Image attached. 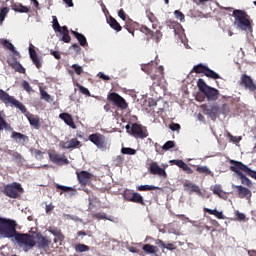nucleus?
I'll return each instance as SVG.
<instances>
[{
	"label": "nucleus",
	"mask_w": 256,
	"mask_h": 256,
	"mask_svg": "<svg viewBox=\"0 0 256 256\" xmlns=\"http://www.w3.org/2000/svg\"><path fill=\"white\" fill-rule=\"evenodd\" d=\"M169 129H171V131H179V129H181V125L172 122V123L169 125Z\"/></svg>",
	"instance_id": "nucleus-55"
},
{
	"label": "nucleus",
	"mask_w": 256,
	"mask_h": 256,
	"mask_svg": "<svg viewBox=\"0 0 256 256\" xmlns=\"http://www.w3.org/2000/svg\"><path fill=\"white\" fill-rule=\"evenodd\" d=\"M185 187H188L190 189L191 193H200L201 190L199 189V186L193 184V183H186Z\"/></svg>",
	"instance_id": "nucleus-43"
},
{
	"label": "nucleus",
	"mask_w": 256,
	"mask_h": 256,
	"mask_svg": "<svg viewBox=\"0 0 256 256\" xmlns=\"http://www.w3.org/2000/svg\"><path fill=\"white\" fill-rule=\"evenodd\" d=\"M49 155V159L52 163H54V165H69V159H67V157H65V155H61L59 153H57V151L52 150L48 153Z\"/></svg>",
	"instance_id": "nucleus-14"
},
{
	"label": "nucleus",
	"mask_w": 256,
	"mask_h": 256,
	"mask_svg": "<svg viewBox=\"0 0 256 256\" xmlns=\"http://www.w3.org/2000/svg\"><path fill=\"white\" fill-rule=\"evenodd\" d=\"M170 163L184 170L188 175H193V169H191V167H189L183 160H170Z\"/></svg>",
	"instance_id": "nucleus-21"
},
{
	"label": "nucleus",
	"mask_w": 256,
	"mask_h": 256,
	"mask_svg": "<svg viewBox=\"0 0 256 256\" xmlns=\"http://www.w3.org/2000/svg\"><path fill=\"white\" fill-rule=\"evenodd\" d=\"M204 115H208L212 121H215L217 119V116L219 115V106L214 104L209 107H205L203 110Z\"/></svg>",
	"instance_id": "nucleus-18"
},
{
	"label": "nucleus",
	"mask_w": 256,
	"mask_h": 256,
	"mask_svg": "<svg viewBox=\"0 0 256 256\" xmlns=\"http://www.w3.org/2000/svg\"><path fill=\"white\" fill-rule=\"evenodd\" d=\"M121 153H123V155H135L137 151L133 148H122Z\"/></svg>",
	"instance_id": "nucleus-45"
},
{
	"label": "nucleus",
	"mask_w": 256,
	"mask_h": 256,
	"mask_svg": "<svg viewBox=\"0 0 256 256\" xmlns=\"http://www.w3.org/2000/svg\"><path fill=\"white\" fill-rule=\"evenodd\" d=\"M36 245L38 249H47L49 245H51V240H49L47 237L43 236V234L38 233L36 235Z\"/></svg>",
	"instance_id": "nucleus-19"
},
{
	"label": "nucleus",
	"mask_w": 256,
	"mask_h": 256,
	"mask_svg": "<svg viewBox=\"0 0 256 256\" xmlns=\"http://www.w3.org/2000/svg\"><path fill=\"white\" fill-rule=\"evenodd\" d=\"M59 117L69 127H71L72 129H77V125H75V121H73V116H71V114H69V113H61L59 115Z\"/></svg>",
	"instance_id": "nucleus-24"
},
{
	"label": "nucleus",
	"mask_w": 256,
	"mask_h": 256,
	"mask_svg": "<svg viewBox=\"0 0 256 256\" xmlns=\"http://www.w3.org/2000/svg\"><path fill=\"white\" fill-rule=\"evenodd\" d=\"M40 97L41 99H44V101H47V103H51L52 101L51 95H49V93L43 89H40Z\"/></svg>",
	"instance_id": "nucleus-42"
},
{
	"label": "nucleus",
	"mask_w": 256,
	"mask_h": 256,
	"mask_svg": "<svg viewBox=\"0 0 256 256\" xmlns=\"http://www.w3.org/2000/svg\"><path fill=\"white\" fill-rule=\"evenodd\" d=\"M108 24L110 25L111 29H114V31H121V29H123V27H121V24H119V22H117V20L115 18H113V16H110L108 19Z\"/></svg>",
	"instance_id": "nucleus-32"
},
{
	"label": "nucleus",
	"mask_w": 256,
	"mask_h": 256,
	"mask_svg": "<svg viewBox=\"0 0 256 256\" xmlns=\"http://www.w3.org/2000/svg\"><path fill=\"white\" fill-rule=\"evenodd\" d=\"M164 249H167L168 251H175L177 249V246L173 243H168L165 245Z\"/></svg>",
	"instance_id": "nucleus-61"
},
{
	"label": "nucleus",
	"mask_w": 256,
	"mask_h": 256,
	"mask_svg": "<svg viewBox=\"0 0 256 256\" xmlns=\"http://www.w3.org/2000/svg\"><path fill=\"white\" fill-rule=\"evenodd\" d=\"M130 135L135 139H147L149 137V132L147 128H143L141 124L134 123L130 129Z\"/></svg>",
	"instance_id": "nucleus-11"
},
{
	"label": "nucleus",
	"mask_w": 256,
	"mask_h": 256,
	"mask_svg": "<svg viewBox=\"0 0 256 256\" xmlns=\"http://www.w3.org/2000/svg\"><path fill=\"white\" fill-rule=\"evenodd\" d=\"M174 15L176 17V19H179V21H185V14H183V12L179 11V10H175L174 11Z\"/></svg>",
	"instance_id": "nucleus-49"
},
{
	"label": "nucleus",
	"mask_w": 256,
	"mask_h": 256,
	"mask_svg": "<svg viewBox=\"0 0 256 256\" xmlns=\"http://www.w3.org/2000/svg\"><path fill=\"white\" fill-rule=\"evenodd\" d=\"M150 35L151 38L155 41V43H159V41L163 39V34L161 33V30H156L155 32L152 31Z\"/></svg>",
	"instance_id": "nucleus-40"
},
{
	"label": "nucleus",
	"mask_w": 256,
	"mask_h": 256,
	"mask_svg": "<svg viewBox=\"0 0 256 256\" xmlns=\"http://www.w3.org/2000/svg\"><path fill=\"white\" fill-rule=\"evenodd\" d=\"M11 137L15 141H18L19 139L20 141H22V143H25V141H29V137H27L25 134H21L20 132L13 131Z\"/></svg>",
	"instance_id": "nucleus-35"
},
{
	"label": "nucleus",
	"mask_w": 256,
	"mask_h": 256,
	"mask_svg": "<svg viewBox=\"0 0 256 256\" xmlns=\"http://www.w3.org/2000/svg\"><path fill=\"white\" fill-rule=\"evenodd\" d=\"M55 186H56V189H60L61 191H64L65 193H69V191H73V188L69 187V186H63L60 184H56Z\"/></svg>",
	"instance_id": "nucleus-48"
},
{
	"label": "nucleus",
	"mask_w": 256,
	"mask_h": 256,
	"mask_svg": "<svg viewBox=\"0 0 256 256\" xmlns=\"http://www.w3.org/2000/svg\"><path fill=\"white\" fill-rule=\"evenodd\" d=\"M118 17H120V19H121L122 21H125V20L127 19V15L125 14V10L120 9V10L118 11Z\"/></svg>",
	"instance_id": "nucleus-60"
},
{
	"label": "nucleus",
	"mask_w": 256,
	"mask_h": 256,
	"mask_svg": "<svg viewBox=\"0 0 256 256\" xmlns=\"http://www.w3.org/2000/svg\"><path fill=\"white\" fill-rule=\"evenodd\" d=\"M107 101H109V103H113V105L118 107V109L125 110L129 107V104L127 103L125 98H123L121 95H119L116 92L109 93L107 95Z\"/></svg>",
	"instance_id": "nucleus-9"
},
{
	"label": "nucleus",
	"mask_w": 256,
	"mask_h": 256,
	"mask_svg": "<svg viewBox=\"0 0 256 256\" xmlns=\"http://www.w3.org/2000/svg\"><path fill=\"white\" fill-rule=\"evenodd\" d=\"M9 66L12 67V69H14L15 71H17L19 69V66L21 65V63L19 61H17V59H14L13 62H8Z\"/></svg>",
	"instance_id": "nucleus-51"
},
{
	"label": "nucleus",
	"mask_w": 256,
	"mask_h": 256,
	"mask_svg": "<svg viewBox=\"0 0 256 256\" xmlns=\"http://www.w3.org/2000/svg\"><path fill=\"white\" fill-rule=\"evenodd\" d=\"M229 163L231 165L230 171L238 175L242 185H246V187H251L253 185V182H251V179H249L247 175L244 174L243 170L239 168V164H243V162L236 161V160H229Z\"/></svg>",
	"instance_id": "nucleus-7"
},
{
	"label": "nucleus",
	"mask_w": 256,
	"mask_h": 256,
	"mask_svg": "<svg viewBox=\"0 0 256 256\" xmlns=\"http://www.w3.org/2000/svg\"><path fill=\"white\" fill-rule=\"evenodd\" d=\"M95 219H109L105 213H96L93 215Z\"/></svg>",
	"instance_id": "nucleus-62"
},
{
	"label": "nucleus",
	"mask_w": 256,
	"mask_h": 256,
	"mask_svg": "<svg viewBox=\"0 0 256 256\" xmlns=\"http://www.w3.org/2000/svg\"><path fill=\"white\" fill-rule=\"evenodd\" d=\"M49 233H51L52 235H54V243H57V241H60V243H63V241H65V235H63V232H61V229L57 228V227H50L48 229Z\"/></svg>",
	"instance_id": "nucleus-22"
},
{
	"label": "nucleus",
	"mask_w": 256,
	"mask_h": 256,
	"mask_svg": "<svg viewBox=\"0 0 256 256\" xmlns=\"http://www.w3.org/2000/svg\"><path fill=\"white\" fill-rule=\"evenodd\" d=\"M123 197L125 201H129L131 203V197H133V192L126 191L124 192Z\"/></svg>",
	"instance_id": "nucleus-56"
},
{
	"label": "nucleus",
	"mask_w": 256,
	"mask_h": 256,
	"mask_svg": "<svg viewBox=\"0 0 256 256\" xmlns=\"http://www.w3.org/2000/svg\"><path fill=\"white\" fill-rule=\"evenodd\" d=\"M62 147L63 149H77V147H81V141L77 138H72L65 142Z\"/></svg>",
	"instance_id": "nucleus-26"
},
{
	"label": "nucleus",
	"mask_w": 256,
	"mask_h": 256,
	"mask_svg": "<svg viewBox=\"0 0 256 256\" xmlns=\"http://www.w3.org/2000/svg\"><path fill=\"white\" fill-rule=\"evenodd\" d=\"M142 71L144 73H147L149 75L150 79L154 81V84L156 83L159 85L161 83L162 79H165V69L163 66H159L157 62H150L148 64H143L141 66Z\"/></svg>",
	"instance_id": "nucleus-1"
},
{
	"label": "nucleus",
	"mask_w": 256,
	"mask_h": 256,
	"mask_svg": "<svg viewBox=\"0 0 256 256\" xmlns=\"http://www.w3.org/2000/svg\"><path fill=\"white\" fill-rule=\"evenodd\" d=\"M142 249H143V251H145V253H148L150 255H153L154 253H157V251H158L157 246H154L151 244H144Z\"/></svg>",
	"instance_id": "nucleus-37"
},
{
	"label": "nucleus",
	"mask_w": 256,
	"mask_h": 256,
	"mask_svg": "<svg viewBox=\"0 0 256 256\" xmlns=\"http://www.w3.org/2000/svg\"><path fill=\"white\" fill-rule=\"evenodd\" d=\"M0 43L5 49H8L9 51H11L13 55H15V57H21V54L19 53V51L15 49V46L9 40L2 39L0 40Z\"/></svg>",
	"instance_id": "nucleus-23"
},
{
	"label": "nucleus",
	"mask_w": 256,
	"mask_h": 256,
	"mask_svg": "<svg viewBox=\"0 0 256 256\" xmlns=\"http://www.w3.org/2000/svg\"><path fill=\"white\" fill-rule=\"evenodd\" d=\"M235 215H236L238 221H245V219H246L245 214H243L239 211H236Z\"/></svg>",
	"instance_id": "nucleus-58"
},
{
	"label": "nucleus",
	"mask_w": 256,
	"mask_h": 256,
	"mask_svg": "<svg viewBox=\"0 0 256 256\" xmlns=\"http://www.w3.org/2000/svg\"><path fill=\"white\" fill-rule=\"evenodd\" d=\"M17 231V221L0 217V237L2 239H15Z\"/></svg>",
	"instance_id": "nucleus-2"
},
{
	"label": "nucleus",
	"mask_w": 256,
	"mask_h": 256,
	"mask_svg": "<svg viewBox=\"0 0 256 256\" xmlns=\"http://www.w3.org/2000/svg\"><path fill=\"white\" fill-rule=\"evenodd\" d=\"M50 55H52L55 59H61V54L57 50H51Z\"/></svg>",
	"instance_id": "nucleus-63"
},
{
	"label": "nucleus",
	"mask_w": 256,
	"mask_h": 256,
	"mask_svg": "<svg viewBox=\"0 0 256 256\" xmlns=\"http://www.w3.org/2000/svg\"><path fill=\"white\" fill-rule=\"evenodd\" d=\"M31 127H34V129H39L41 127V120L39 119V116L35 114H27L26 115Z\"/></svg>",
	"instance_id": "nucleus-25"
},
{
	"label": "nucleus",
	"mask_w": 256,
	"mask_h": 256,
	"mask_svg": "<svg viewBox=\"0 0 256 256\" xmlns=\"http://www.w3.org/2000/svg\"><path fill=\"white\" fill-rule=\"evenodd\" d=\"M213 193H214V195H218V197H223V190L221 189V187H219V186H215L214 188H213Z\"/></svg>",
	"instance_id": "nucleus-52"
},
{
	"label": "nucleus",
	"mask_w": 256,
	"mask_h": 256,
	"mask_svg": "<svg viewBox=\"0 0 256 256\" xmlns=\"http://www.w3.org/2000/svg\"><path fill=\"white\" fill-rule=\"evenodd\" d=\"M19 193H23V188L20 183L13 182L4 188V194L7 197H10V199H17V197H19Z\"/></svg>",
	"instance_id": "nucleus-10"
},
{
	"label": "nucleus",
	"mask_w": 256,
	"mask_h": 256,
	"mask_svg": "<svg viewBox=\"0 0 256 256\" xmlns=\"http://www.w3.org/2000/svg\"><path fill=\"white\" fill-rule=\"evenodd\" d=\"M29 55L33 65H35L37 69H41V67H43V58L31 47L29 48Z\"/></svg>",
	"instance_id": "nucleus-17"
},
{
	"label": "nucleus",
	"mask_w": 256,
	"mask_h": 256,
	"mask_svg": "<svg viewBox=\"0 0 256 256\" xmlns=\"http://www.w3.org/2000/svg\"><path fill=\"white\" fill-rule=\"evenodd\" d=\"M62 41L64 43H71V36L69 35V32L66 34H62Z\"/></svg>",
	"instance_id": "nucleus-57"
},
{
	"label": "nucleus",
	"mask_w": 256,
	"mask_h": 256,
	"mask_svg": "<svg viewBox=\"0 0 256 256\" xmlns=\"http://www.w3.org/2000/svg\"><path fill=\"white\" fill-rule=\"evenodd\" d=\"M89 249H90L89 246H87L85 244H81V243L76 244V246H75L76 253H85V252L89 251Z\"/></svg>",
	"instance_id": "nucleus-41"
},
{
	"label": "nucleus",
	"mask_w": 256,
	"mask_h": 256,
	"mask_svg": "<svg viewBox=\"0 0 256 256\" xmlns=\"http://www.w3.org/2000/svg\"><path fill=\"white\" fill-rule=\"evenodd\" d=\"M230 141H232L233 143H239V141H241V136L237 137V136H233L230 132L227 133Z\"/></svg>",
	"instance_id": "nucleus-53"
},
{
	"label": "nucleus",
	"mask_w": 256,
	"mask_h": 256,
	"mask_svg": "<svg viewBox=\"0 0 256 256\" xmlns=\"http://www.w3.org/2000/svg\"><path fill=\"white\" fill-rule=\"evenodd\" d=\"M53 29L58 33V31H61V25H59V21L57 20V16H53Z\"/></svg>",
	"instance_id": "nucleus-46"
},
{
	"label": "nucleus",
	"mask_w": 256,
	"mask_h": 256,
	"mask_svg": "<svg viewBox=\"0 0 256 256\" xmlns=\"http://www.w3.org/2000/svg\"><path fill=\"white\" fill-rule=\"evenodd\" d=\"M22 87L24 91H27V93H31V91H33V88H31V85L29 84V82H27V80H24L22 82Z\"/></svg>",
	"instance_id": "nucleus-50"
},
{
	"label": "nucleus",
	"mask_w": 256,
	"mask_h": 256,
	"mask_svg": "<svg viewBox=\"0 0 256 256\" xmlns=\"http://www.w3.org/2000/svg\"><path fill=\"white\" fill-rule=\"evenodd\" d=\"M173 147H175V141L170 140V141H167V142L162 146V149H163V151H169V149H173Z\"/></svg>",
	"instance_id": "nucleus-44"
},
{
	"label": "nucleus",
	"mask_w": 256,
	"mask_h": 256,
	"mask_svg": "<svg viewBox=\"0 0 256 256\" xmlns=\"http://www.w3.org/2000/svg\"><path fill=\"white\" fill-rule=\"evenodd\" d=\"M14 241H16L18 247L23 249L25 253L31 251L35 245H37V240H35V236L29 233H20L16 234L14 237Z\"/></svg>",
	"instance_id": "nucleus-3"
},
{
	"label": "nucleus",
	"mask_w": 256,
	"mask_h": 256,
	"mask_svg": "<svg viewBox=\"0 0 256 256\" xmlns=\"http://www.w3.org/2000/svg\"><path fill=\"white\" fill-rule=\"evenodd\" d=\"M80 93L83 95H91V92H89V89L85 88L84 86H78Z\"/></svg>",
	"instance_id": "nucleus-59"
},
{
	"label": "nucleus",
	"mask_w": 256,
	"mask_h": 256,
	"mask_svg": "<svg viewBox=\"0 0 256 256\" xmlns=\"http://www.w3.org/2000/svg\"><path fill=\"white\" fill-rule=\"evenodd\" d=\"M12 11L16 13H29V7L23 6L21 3H14L11 5Z\"/></svg>",
	"instance_id": "nucleus-30"
},
{
	"label": "nucleus",
	"mask_w": 256,
	"mask_h": 256,
	"mask_svg": "<svg viewBox=\"0 0 256 256\" xmlns=\"http://www.w3.org/2000/svg\"><path fill=\"white\" fill-rule=\"evenodd\" d=\"M138 191H157L161 188L153 185H140L138 186Z\"/></svg>",
	"instance_id": "nucleus-39"
},
{
	"label": "nucleus",
	"mask_w": 256,
	"mask_h": 256,
	"mask_svg": "<svg viewBox=\"0 0 256 256\" xmlns=\"http://www.w3.org/2000/svg\"><path fill=\"white\" fill-rule=\"evenodd\" d=\"M131 203H138V205H145V200L143 199V196L137 192H133L131 197Z\"/></svg>",
	"instance_id": "nucleus-33"
},
{
	"label": "nucleus",
	"mask_w": 256,
	"mask_h": 256,
	"mask_svg": "<svg viewBox=\"0 0 256 256\" xmlns=\"http://www.w3.org/2000/svg\"><path fill=\"white\" fill-rule=\"evenodd\" d=\"M0 101H2V103H4L6 106L11 105L12 107H16V109L21 111V113H27V107H25L21 101L9 95V93L3 89H0Z\"/></svg>",
	"instance_id": "nucleus-6"
},
{
	"label": "nucleus",
	"mask_w": 256,
	"mask_h": 256,
	"mask_svg": "<svg viewBox=\"0 0 256 256\" xmlns=\"http://www.w3.org/2000/svg\"><path fill=\"white\" fill-rule=\"evenodd\" d=\"M239 84L241 87H244V89H246V91H249V93H253V95H255L256 83L253 80V78H251V76H249L247 74H243L240 78Z\"/></svg>",
	"instance_id": "nucleus-12"
},
{
	"label": "nucleus",
	"mask_w": 256,
	"mask_h": 256,
	"mask_svg": "<svg viewBox=\"0 0 256 256\" xmlns=\"http://www.w3.org/2000/svg\"><path fill=\"white\" fill-rule=\"evenodd\" d=\"M170 163L184 170L188 175H193V169H191V167H189L183 160H170Z\"/></svg>",
	"instance_id": "nucleus-20"
},
{
	"label": "nucleus",
	"mask_w": 256,
	"mask_h": 256,
	"mask_svg": "<svg viewBox=\"0 0 256 256\" xmlns=\"http://www.w3.org/2000/svg\"><path fill=\"white\" fill-rule=\"evenodd\" d=\"M140 30L142 33H145L146 35H151V33H153V30L147 27L146 25H142Z\"/></svg>",
	"instance_id": "nucleus-54"
},
{
	"label": "nucleus",
	"mask_w": 256,
	"mask_h": 256,
	"mask_svg": "<svg viewBox=\"0 0 256 256\" xmlns=\"http://www.w3.org/2000/svg\"><path fill=\"white\" fill-rule=\"evenodd\" d=\"M71 34L74 35L78 43H80L81 47H85V45H87V38L85 37V35L74 30H71Z\"/></svg>",
	"instance_id": "nucleus-31"
},
{
	"label": "nucleus",
	"mask_w": 256,
	"mask_h": 256,
	"mask_svg": "<svg viewBox=\"0 0 256 256\" xmlns=\"http://www.w3.org/2000/svg\"><path fill=\"white\" fill-rule=\"evenodd\" d=\"M196 171L201 175H211L213 177V172L207 166H196Z\"/></svg>",
	"instance_id": "nucleus-36"
},
{
	"label": "nucleus",
	"mask_w": 256,
	"mask_h": 256,
	"mask_svg": "<svg viewBox=\"0 0 256 256\" xmlns=\"http://www.w3.org/2000/svg\"><path fill=\"white\" fill-rule=\"evenodd\" d=\"M9 15V7H1L0 8V25H3V21H5V17Z\"/></svg>",
	"instance_id": "nucleus-38"
},
{
	"label": "nucleus",
	"mask_w": 256,
	"mask_h": 256,
	"mask_svg": "<svg viewBox=\"0 0 256 256\" xmlns=\"http://www.w3.org/2000/svg\"><path fill=\"white\" fill-rule=\"evenodd\" d=\"M204 213H209V215H214L217 219H225V216L223 215V212H219L217 209H209V208H204L203 209Z\"/></svg>",
	"instance_id": "nucleus-34"
},
{
	"label": "nucleus",
	"mask_w": 256,
	"mask_h": 256,
	"mask_svg": "<svg viewBox=\"0 0 256 256\" xmlns=\"http://www.w3.org/2000/svg\"><path fill=\"white\" fill-rule=\"evenodd\" d=\"M197 87L201 93L205 95L208 101H217L219 99V90L210 87L205 83V80L198 79Z\"/></svg>",
	"instance_id": "nucleus-5"
},
{
	"label": "nucleus",
	"mask_w": 256,
	"mask_h": 256,
	"mask_svg": "<svg viewBox=\"0 0 256 256\" xmlns=\"http://www.w3.org/2000/svg\"><path fill=\"white\" fill-rule=\"evenodd\" d=\"M88 141H91L93 145L100 149V151L107 150V137L101 133H94L88 136Z\"/></svg>",
	"instance_id": "nucleus-8"
},
{
	"label": "nucleus",
	"mask_w": 256,
	"mask_h": 256,
	"mask_svg": "<svg viewBox=\"0 0 256 256\" xmlns=\"http://www.w3.org/2000/svg\"><path fill=\"white\" fill-rule=\"evenodd\" d=\"M233 17L235 18L234 25L242 31H247L251 29V20H249V15L244 10H234Z\"/></svg>",
	"instance_id": "nucleus-4"
},
{
	"label": "nucleus",
	"mask_w": 256,
	"mask_h": 256,
	"mask_svg": "<svg viewBox=\"0 0 256 256\" xmlns=\"http://www.w3.org/2000/svg\"><path fill=\"white\" fill-rule=\"evenodd\" d=\"M149 172L151 175H158V177H163L167 179V172L164 168H160L157 162H152L149 167Z\"/></svg>",
	"instance_id": "nucleus-16"
},
{
	"label": "nucleus",
	"mask_w": 256,
	"mask_h": 256,
	"mask_svg": "<svg viewBox=\"0 0 256 256\" xmlns=\"http://www.w3.org/2000/svg\"><path fill=\"white\" fill-rule=\"evenodd\" d=\"M77 179L82 187L89 185L91 183V179L93 174L89 173L88 171L82 170L80 172H76Z\"/></svg>",
	"instance_id": "nucleus-15"
},
{
	"label": "nucleus",
	"mask_w": 256,
	"mask_h": 256,
	"mask_svg": "<svg viewBox=\"0 0 256 256\" xmlns=\"http://www.w3.org/2000/svg\"><path fill=\"white\" fill-rule=\"evenodd\" d=\"M194 73H203L206 77H209L210 79H221V76L217 74L215 71L209 69V67L203 65V64H198L193 67Z\"/></svg>",
	"instance_id": "nucleus-13"
},
{
	"label": "nucleus",
	"mask_w": 256,
	"mask_h": 256,
	"mask_svg": "<svg viewBox=\"0 0 256 256\" xmlns=\"http://www.w3.org/2000/svg\"><path fill=\"white\" fill-rule=\"evenodd\" d=\"M155 244L156 245H158V247H162V249H165V242H163V240H161V239H157L156 241H155Z\"/></svg>",
	"instance_id": "nucleus-64"
},
{
	"label": "nucleus",
	"mask_w": 256,
	"mask_h": 256,
	"mask_svg": "<svg viewBox=\"0 0 256 256\" xmlns=\"http://www.w3.org/2000/svg\"><path fill=\"white\" fill-rule=\"evenodd\" d=\"M239 169H241L248 177L255 179L256 181V171L249 168V166L245 164H238Z\"/></svg>",
	"instance_id": "nucleus-27"
},
{
	"label": "nucleus",
	"mask_w": 256,
	"mask_h": 256,
	"mask_svg": "<svg viewBox=\"0 0 256 256\" xmlns=\"http://www.w3.org/2000/svg\"><path fill=\"white\" fill-rule=\"evenodd\" d=\"M146 17L150 21V23H152V29H157V27H159V20H157V17L155 16V14H153V12L147 10Z\"/></svg>",
	"instance_id": "nucleus-29"
},
{
	"label": "nucleus",
	"mask_w": 256,
	"mask_h": 256,
	"mask_svg": "<svg viewBox=\"0 0 256 256\" xmlns=\"http://www.w3.org/2000/svg\"><path fill=\"white\" fill-rule=\"evenodd\" d=\"M71 69L74 70V73H76V75H81L83 73V67L79 66L78 64H73L71 66Z\"/></svg>",
	"instance_id": "nucleus-47"
},
{
	"label": "nucleus",
	"mask_w": 256,
	"mask_h": 256,
	"mask_svg": "<svg viewBox=\"0 0 256 256\" xmlns=\"http://www.w3.org/2000/svg\"><path fill=\"white\" fill-rule=\"evenodd\" d=\"M237 189L238 195H240L241 199L243 197H251V190L249 188L243 187L242 185L234 186Z\"/></svg>",
	"instance_id": "nucleus-28"
}]
</instances>
